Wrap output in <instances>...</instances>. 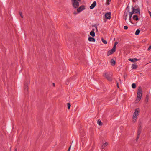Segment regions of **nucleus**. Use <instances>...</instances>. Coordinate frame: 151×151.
Listing matches in <instances>:
<instances>
[{"label": "nucleus", "instance_id": "obj_5", "mask_svg": "<svg viewBox=\"0 0 151 151\" xmlns=\"http://www.w3.org/2000/svg\"><path fill=\"white\" fill-rule=\"evenodd\" d=\"M85 9V6L84 5H82L77 9V11L78 13H79Z\"/></svg>", "mask_w": 151, "mask_h": 151}, {"label": "nucleus", "instance_id": "obj_20", "mask_svg": "<svg viewBox=\"0 0 151 151\" xmlns=\"http://www.w3.org/2000/svg\"><path fill=\"white\" fill-rule=\"evenodd\" d=\"M101 40L102 42L104 43L105 44H107V42L103 38L101 39Z\"/></svg>", "mask_w": 151, "mask_h": 151}, {"label": "nucleus", "instance_id": "obj_30", "mask_svg": "<svg viewBox=\"0 0 151 151\" xmlns=\"http://www.w3.org/2000/svg\"><path fill=\"white\" fill-rule=\"evenodd\" d=\"M19 14H20V16L21 17H22V18L23 17V15H22V12H19Z\"/></svg>", "mask_w": 151, "mask_h": 151}, {"label": "nucleus", "instance_id": "obj_31", "mask_svg": "<svg viewBox=\"0 0 151 151\" xmlns=\"http://www.w3.org/2000/svg\"><path fill=\"white\" fill-rule=\"evenodd\" d=\"M142 125H141V124H139V127H138V128H142Z\"/></svg>", "mask_w": 151, "mask_h": 151}, {"label": "nucleus", "instance_id": "obj_16", "mask_svg": "<svg viewBox=\"0 0 151 151\" xmlns=\"http://www.w3.org/2000/svg\"><path fill=\"white\" fill-rule=\"evenodd\" d=\"M137 67V65L136 64H134L132 65V68L133 69H136Z\"/></svg>", "mask_w": 151, "mask_h": 151}, {"label": "nucleus", "instance_id": "obj_18", "mask_svg": "<svg viewBox=\"0 0 151 151\" xmlns=\"http://www.w3.org/2000/svg\"><path fill=\"white\" fill-rule=\"evenodd\" d=\"M24 89L25 91H27L28 90V86L27 84H24Z\"/></svg>", "mask_w": 151, "mask_h": 151}, {"label": "nucleus", "instance_id": "obj_37", "mask_svg": "<svg viewBox=\"0 0 151 151\" xmlns=\"http://www.w3.org/2000/svg\"><path fill=\"white\" fill-rule=\"evenodd\" d=\"M132 14L130 12L129 13V16H132Z\"/></svg>", "mask_w": 151, "mask_h": 151}, {"label": "nucleus", "instance_id": "obj_29", "mask_svg": "<svg viewBox=\"0 0 151 151\" xmlns=\"http://www.w3.org/2000/svg\"><path fill=\"white\" fill-rule=\"evenodd\" d=\"M124 29L125 30H127L128 29V27L127 26H125L124 27Z\"/></svg>", "mask_w": 151, "mask_h": 151}, {"label": "nucleus", "instance_id": "obj_25", "mask_svg": "<svg viewBox=\"0 0 151 151\" xmlns=\"http://www.w3.org/2000/svg\"><path fill=\"white\" fill-rule=\"evenodd\" d=\"M67 106H68V109H70V103H67Z\"/></svg>", "mask_w": 151, "mask_h": 151}, {"label": "nucleus", "instance_id": "obj_43", "mask_svg": "<svg viewBox=\"0 0 151 151\" xmlns=\"http://www.w3.org/2000/svg\"><path fill=\"white\" fill-rule=\"evenodd\" d=\"M117 87L118 88H119V86L118 84V83H117Z\"/></svg>", "mask_w": 151, "mask_h": 151}, {"label": "nucleus", "instance_id": "obj_45", "mask_svg": "<svg viewBox=\"0 0 151 151\" xmlns=\"http://www.w3.org/2000/svg\"><path fill=\"white\" fill-rule=\"evenodd\" d=\"M73 142V141H72V143Z\"/></svg>", "mask_w": 151, "mask_h": 151}, {"label": "nucleus", "instance_id": "obj_23", "mask_svg": "<svg viewBox=\"0 0 151 151\" xmlns=\"http://www.w3.org/2000/svg\"><path fill=\"white\" fill-rule=\"evenodd\" d=\"M127 13H125L124 14V16L125 17V21L126 22V20H127Z\"/></svg>", "mask_w": 151, "mask_h": 151}, {"label": "nucleus", "instance_id": "obj_12", "mask_svg": "<svg viewBox=\"0 0 151 151\" xmlns=\"http://www.w3.org/2000/svg\"><path fill=\"white\" fill-rule=\"evenodd\" d=\"M149 95H147L145 97V103L146 104H147L148 103V101L149 100Z\"/></svg>", "mask_w": 151, "mask_h": 151}, {"label": "nucleus", "instance_id": "obj_41", "mask_svg": "<svg viewBox=\"0 0 151 151\" xmlns=\"http://www.w3.org/2000/svg\"><path fill=\"white\" fill-rule=\"evenodd\" d=\"M141 130H142V128H138V130H139L140 131H141Z\"/></svg>", "mask_w": 151, "mask_h": 151}, {"label": "nucleus", "instance_id": "obj_19", "mask_svg": "<svg viewBox=\"0 0 151 151\" xmlns=\"http://www.w3.org/2000/svg\"><path fill=\"white\" fill-rule=\"evenodd\" d=\"M140 32V30L139 29H137L135 32V34L136 35H138L139 34Z\"/></svg>", "mask_w": 151, "mask_h": 151}, {"label": "nucleus", "instance_id": "obj_13", "mask_svg": "<svg viewBox=\"0 0 151 151\" xmlns=\"http://www.w3.org/2000/svg\"><path fill=\"white\" fill-rule=\"evenodd\" d=\"M110 62L112 66H114L115 65V61L113 59H111Z\"/></svg>", "mask_w": 151, "mask_h": 151}, {"label": "nucleus", "instance_id": "obj_27", "mask_svg": "<svg viewBox=\"0 0 151 151\" xmlns=\"http://www.w3.org/2000/svg\"><path fill=\"white\" fill-rule=\"evenodd\" d=\"M78 13L77 11L76 12V11H74L73 12V14L75 15L77 14Z\"/></svg>", "mask_w": 151, "mask_h": 151}, {"label": "nucleus", "instance_id": "obj_22", "mask_svg": "<svg viewBox=\"0 0 151 151\" xmlns=\"http://www.w3.org/2000/svg\"><path fill=\"white\" fill-rule=\"evenodd\" d=\"M111 0H107V1L106 2V4L107 5H109L110 4V2H111Z\"/></svg>", "mask_w": 151, "mask_h": 151}, {"label": "nucleus", "instance_id": "obj_40", "mask_svg": "<svg viewBox=\"0 0 151 151\" xmlns=\"http://www.w3.org/2000/svg\"><path fill=\"white\" fill-rule=\"evenodd\" d=\"M94 26L96 28V30L97 31V27L96 26V25H95Z\"/></svg>", "mask_w": 151, "mask_h": 151}, {"label": "nucleus", "instance_id": "obj_26", "mask_svg": "<svg viewBox=\"0 0 151 151\" xmlns=\"http://www.w3.org/2000/svg\"><path fill=\"white\" fill-rule=\"evenodd\" d=\"M118 44V42H115L114 46L113 47H114L115 49H116V45Z\"/></svg>", "mask_w": 151, "mask_h": 151}, {"label": "nucleus", "instance_id": "obj_6", "mask_svg": "<svg viewBox=\"0 0 151 151\" xmlns=\"http://www.w3.org/2000/svg\"><path fill=\"white\" fill-rule=\"evenodd\" d=\"M115 51V49L114 47H113L112 49L111 50L109 51L108 52L107 55L108 56H109L112 54Z\"/></svg>", "mask_w": 151, "mask_h": 151}, {"label": "nucleus", "instance_id": "obj_36", "mask_svg": "<svg viewBox=\"0 0 151 151\" xmlns=\"http://www.w3.org/2000/svg\"><path fill=\"white\" fill-rule=\"evenodd\" d=\"M148 13H149V14H150V16L151 17V12L150 11H149Z\"/></svg>", "mask_w": 151, "mask_h": 151}, {"label": "nucleus", "instance_id": "obj_14", "mask_svg": "<svg viewBox=\"0 0 151 151\" xmlns=\"http://www.w3.org/2000/svg\"><path fill=\"white\" fill-rule=\"evenodd\" d=\"M88 40L89 41L94 42L95 41V39L94 38L91 37H89Z\"/></svg>", "mask_w": 151, "mask_h": 151}, {"label": "nucleus", "instance_id": "obj_34", "mask_svg": "<svg viewBox=\"0 0 151 151\" xmlns=\"http://www.w3.org/2000/svg\"><path fill=\"white\" fill-rule=\"evenodd\" d=\"M151 49V46H150L149 47V48H148V50H150Z\"/></svg>", "mask_w": 151, "mask_h": 151}, {"label": "nucleus", "instance_id": "obj_2", "mask_svg": "<svg viewBox=\"0 0 151 151\" xmlns=\"http://www.w3.org/2000/svg\"><path fill=\"white\" fill-rule=\"evenodd\" d=\"M142 89L140 87L138 88V92L137 93V97L135 100V102L136 103H138L141 99L142 96Z\"/></svg>", "mask_w": 151, "mask_h": 151}, {"label": "nucleus", "instance_id": "obj_1", "mask_svg": "<svg viewBox=\"0 0 151 151\" xmlns=\"http://www.w3.org/2000/svg\"><path fill=\"white\" fill-rule=\"evenodd\" d=\"M140 110L139 108H137L135 110V111L132 116V122L135 123L136 122L137 118L139 114Z\"/></svg>", "mask_w": 151, "mask_h": 151}, {"label": "nucleus", "instance_id": "obj_39", "mask_svg": "<svg viewBox=\"0 0 151 151\" xmlns=\"http://www.w3.org/2000/svg\"><path fill=\"white\" fill-rule=\"evenodd\" d=\"M129 16V19L130 22H131V17H132V16Z\"/></svg>", "mask_w": 151, "mask_h": 151}, {"label": "nucleus", "instance_id": "obj_44", "mask_svg": "<svg viewBox=\"0 0 151 151\" xmlns=\"http://www.w3.org/2000/svg\"><path fill=\"white\" fill-rule=\"evenodd\" d=\"M53 85L54 86H55V83H53Z\"/></svg>", "mask_w": 151, "mask_h": 151}, {"label": "nucleus", "instance_id": "obj_32", "mask_svg": "<svg viewBox=\"0 0 151 151\" xmlns=\"http://www.w3.org/2000/svg\"><path fill=\"white\" fill-rule=\"evenodd\" d=\"M129 6H127V8L126 9V10H127L128 11H129Z\"/></svg>", "mask_w": 151, "mask_h": 151}, {"label": "nucleus", "instance_id": "obj_42", "mask_svg": "<svg viewBox=\"0 0 151 151\" xmlns=\"http://www.w3.org/2000/svg\"><path fill=\"white\" fill-rule=\"evenodd\" d=\"M14 151H17V148L14 149Z\"/></svg>", "mask_w": 151, "mask_h": 151}, {"label": "nucleus", "instance_id": "obj_24", "mask_svg": "<svg viewBox=\"0 0 151 151\" xmlns=\"http://www.w3.org/2000/svg\"><path fill=\"white\" fill-rule=\"evenodd\" d=\"M97 123L99 125H102V122L100 120H98L97 121Z\"/></svg>", "mask_w": 151, "mask_h": 151}, {"label": "nucleus", "instance_id": "obj_4", "mask_svg": "<svg viewBox=\"0 0 151 151\" xmlns=\"http://www.w3.org/2000/svg\"><path fill=\"white\" fill-rule=\"evenodd\" d=\"M73 7L75 8H77L79 6V2L76 0H71Z\"/></svg>", "mask_w": 151, "mask_h": 151}, {"label": "nucleus", "instance_id": "obj_8", "mask_svg": "<svg viewBox=\"0 0 151 151\" xmlns=\"http://www.w3.org/2000/svg\"><path fill=\"white\" fill-rule=\"evenodd\" d=\"M132 10L134 11V12L135 13H139L140 14V9L139 8H137V9H135L134 7H132Z\"/></svg>", "mask_w": 151, "mask_h": 151}, {"label": "nucleus", "instance_id": "obj_33", "mask_svg": "<svg viewBox=\"0 0 151 151\" xmlns=\"http://www.w3.org/2000/svg\"><path fill=\"white\" fill-rule=\"evenodd\" d=\"M130 13H131V14H133L134 13H135V12H134V11L132 10V12H130Z\"/></svg>", "mask_w": 151, "mask_h": 151}, {"label": "nucleus", "instance_id": "obj_9", "mask_svg": "<svg viewBox=\"0 0 151 151\" xmlns=\"http://www.w3.org/2000/svg\"><path fill=\"white\" fill-rule=\"evenodd\" d=\"M96 2L95 1L93 2V4L90 6V9H93L96 6Z\"/></svg>", "mask_w": 151, "mask_h": 151}, {"label": "nucleus", "instance_id": "obj_17", "mask_svg": "<svg viewBox=\"0 0 151 151\" xmlns=\"http://www.w3.org/2000/svg\"><path fill=\"white\" fill-rule=\"evenodd\" d=\"M133 19L136 20V21H137L139 19L138 17L136 15H134L133 17Z\"/></svg>", "mask_w": 151, "mask_h": 151}, {"label": "nucleus", "instance_id": "obj_28", "mask_svg": "<svg viewBox=\"0 0 151 151\" xmlns=\"http://www.w3.org/2000/svg\"><path fill=\"white\" fill-rule=\"evenodd\" d=\"M141 131L139 130H138V135H139L141 133Z\"/></svg>", "mask_w": 151, "mask_h": 151}, {"label": "nucleus", "instance_id": "obj_21", "mask_svg": "<svg viewBox=\"0 0 151 151\" xmlns=\"http://www.w3.org/2000/svg\"><path fill=\"white\" fill-rule=\"evenodd\" d=\"M132 88H135L136 87V85L135 83H133L132 85Z\"/></svg>", "mask_w": 151, "mask_h": 151}, {"label": "nucleus", "instance_id": "obj_35", "mask_svg": "<svg viewBox=\"0 0 151 151\" xmlns=\"http://www.w3.org/2000/svg\"><path fill=\"white\" fill-rule=\"evenodd\" d=\"M139 135H138V136H137V139H136V141H137L138 140V139H139Z\"/></svg>", "mask_w": 151, "mask_h": 151}, {"label": "nucleus", "instance_id": "obj_7", "mask_svg": "<svg viewBox=\"0 0 151 151\" xmlns=\"http://www.w3.org/2000/svg\"><path fill=\"white\" fill-rule=\"evenodd\" d=\"M111 13L110 12H108L106 13L105 15V18L108 19H110L111 18Z\"/></svg>", "mask_w": 151, "mask_h": 151}, {"label": "nucleus", "instance_id": "obj_15", "mask_svg": "<svg viewBox=\"0 0 151 151\" xmlns=\"http://www.w3.org/2000/svg\"><path fill=\"white\" fill-rule=\"evenodd\" d=\"M128 60L133 62H134L137 61L138 60L136 58H134V59L129 58L128 59Z\"/></svg>", "mask_w": 151, "mask_h": 151}, {"label": "nucleus", "instance_id": "obj_38", "mask_svg": "<svg viewBox=\"0 0 151 151\" xmlns=\"http://www.w3.org/2000/svg\"><path fill=\"white\" fill-rule=\"evenodd\" d=\"M70 148H71V146H70V147L67 151H70Z\"/></svg>", "mask_w": 151, "mask_h": 151}, {"label": "nucleus", "instance_id": "obj_11", "mask_svg": "<svg viewBox=\"0 0 151 151\" xmlns=\"http://www.w3.org/2000/svg\"><path fill=\"white\" fill-rule=\"evenodd\" d=\"M94 30V29H93L90 33V35L92 37H94L95 36Z\"/></svg>", "mask_w": 151, "mask_h": 151}, {"label": "nucleus", "instance_id": "obj_10", "mask_svg": "<svg viewBox=\"0 0 151 151\" xmlns=\"http://www.w3.org/2000/svg\"><path fill=\"white\" fill-rule=\"evenodd\" d=\"M108 145V143L106 142H105L101 146V149H104L105 147L107 146Z\"/></svg>", "mask_w": 151, "mask_h": 151}, {"label": "nucleus", "instance_id": "obj_3", "mask_svg": "<svg viewBox=\"0 0 151 151\" xmlns=\"http://www.w3.org/2000/svg\"><path fill=\"white\" fill-rule=\"evenodd\" d=\"M112 75L111 72H105L103 74V76L105 77L108 80L111 81L112 80L111 77Z\"/></svg>", "mask_w": 151, "mask_h": 151}]
</instances>
